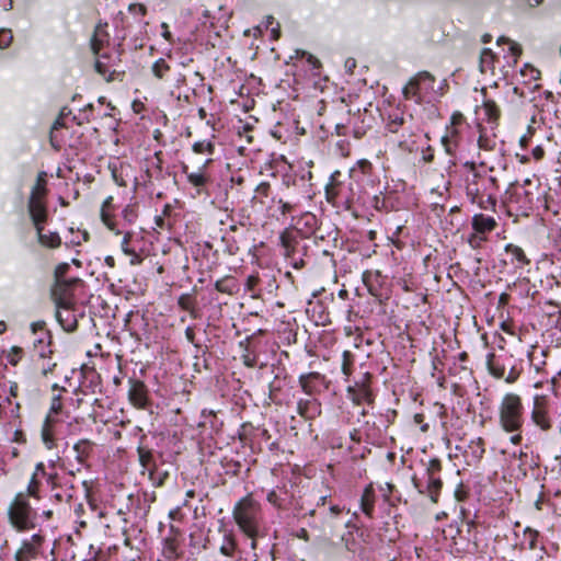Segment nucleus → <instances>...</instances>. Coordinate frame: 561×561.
<instances>
[{"mask_svg":"<svg viewBox=\"0 0 561 561\" xmlns=\"http://www.w3.org/2000/svg\"><path fill=\"white\" fill-rule=\"evenodd\" d=\"M47 194L46 178H37L28 197L27 209L36 229L39 243L48 248H58L61 243L59 234L57 232H44V225L48 217Z\"/></svg>","mask_w":561,"mask_h":561,"instance_id":"obj_1","label":"nucleus"},{"mask_svg":"<svg viewBox=\"0 0 561 561\" xmlns=\"http://www.w3.org/2000/svg\"><path fill=\"white\" fill-rule=\"evenodd\" d=\"M540 178H525L522 183L515 181L510 184L507 193L511 204H516L517 211L528 216L529 210L539 209L546 205V192L539 182Z\"/></svg>","mask_w":561,"mask_h":561,"instance_id":"obj_2","label":"nucleus"},{"mask_svg":"<svg viewBox=\"0 0 561 561\" xmlns=\"http://www.w3.org/2000/svg\"><path fill=\"white\" fill-rule=\"evenodd\" d=\"M499 421L501 427L507 433H514L511 442L519 445L522 442L520 431L524 424V405L516 393L504 396L499 408Z\"/></svg>","mask_w":561,"mask_h":561,"instance_id":"obj_3","label":"nucleus"},{"mask_svg":"<svg viewBox=\"0 0 561 561\" xmlns=\"http://www.w3.org/2000/svg\"><path fill=\"white\" fill-rule=\"evenodd\" d=\"M327 201L334 207H343L346 210L352 209L355 202L360 198V185L353 178L345 181L339 178H330L325 185Z\"/></svg>","mask_w":561,"mask_h":561,"instance_id":"obj_4","label":"nucleus"},{"mask_svg":"<svg viewBox=\"0 0 561 561\" xmlns=\"http://www.w3.org/2000/svg\"><path fill=\"white\" fill-rule=\"evenodd\" d=\"M233 518L248 537L259 536L263 519L261 505L250 496L241 499L233 508Z\"/></svg>","mask_w":561,"mask_h":561,"instance_id":"obj_5","label":"nucleus"},{"mask_svg":"<svg viewBox=\"0 0 561 561\" xmlns=\"http://www.w3.org/2000/svg\"><path fill=\"white\" fill-rule=\"evenodd\" d=\"M10 525L20 533L35 529L37 512L31 506L27 495L20 492L8 507Z\"/></svg>","mask_w":561,"mask_h":561,"instance_id":"obj_6","label":"nucleus"},{"mask_svg":"<svg viewBox=\"0 0 561 561\" xmlns=\"http://www.w3.org/2000/svg\"><path fill=\"white\" fill-rule=\"evenodd\" d=\"M440 472L442 461L438 458H433L427 462L421 477L414 474L412 478L413 485L419 493L428 496L433 503L438 502L443 488Z\"/></svg>","mask_w":561,"mask_h":561,"instance_id":"obj_7","label":"nucleus"},{"mask_svg":"<svg viewBox=\"0 0 561 561\" xmlns=\"http://www.w3.org/2000/svg\"><path fill=\"white\" fill-rule=\"evenodd\" d=\"M486 366L493 377L505 379L508 383L515 382L522 374L520 360L507 352L489 353Z\"/></svg>","mask_w":561,"mask_h":561,"instance_id":"obj_8","label":"nucleus"},{"mask_svg":"<svg viewBox=\"0 0 561 561\" xmlns=\"http://www.w3.org/2000/svg\"><path fill=\"white\" fill-rule=\"evenodd\" d=\"M297 488L293 483L277 485L267 493L266 500L279 513L293 516Z\"/></svg>","mask_w":561,"mask_h":561,"instance_id":"obj_9","label":"nucleus"},{"mask_svg":"<svg viewBox=\"0 0 561 561\" xmlns=\"http://www.w3.org/2000/svg\"><path fill=\"white\" fill-rule=\"evenodd\" d=\"M434 76L427 71H422L411 78L403 88V96L405 100H414L415 103L421 104L424 102L425 98L434 91Z\"/></svg>","mask_w":561,"mask_h":561,"instance_id":"obj_10","label":"nucleus"},{"mask_svg":"<svg viewBox=\"0 0 561 561\" xmlns=\"http://www.w3.org/2000/svg\"><path fill=\"white\" fill-rule=\"evenodd\" d=\"M53 299L56 305L57 321L66 332H75L78 329L75 302L67 297V294H58V291H54Z\"/></svg>","mask_w":561,"mask_h":561,"instance_id":"obj_11","label":"nucleus"},{"mask_svg":"<svg viewBox=\"0 0 561 561\" xmlns=\"http://www.w3.org/2000/svg\"><path fill=\"white\" fill-rule=\"evenodd\" d=\"M314 500H323V497L319 496L318 491L314 489L302 490L297 488L293 516H317L318 510L314 506Z\"/></svg>","mask_w":561,"mask_h":561,"instance_id":"obj_12","label":"nucleus"},{"mask_svg":"<svg viewBox=\"0 0 561 561\" xmlns=\"http://www.w3.org/2000/svg\"><path fill=\"white\" fill-rule=\"evenodd\" d=\"M46 539L39 531L22 541L21 548L15 552V561H31L42 554L43 546Z\"/></svg>","mask_w":561,"mask_h":561,"instance_id":"obj_13","label":"nucleus"},{"mask_svg":"<svg viewBox=\"0 0 561 561\" xmlns=\"http://www.w3.org/2000/svg\"><path fill=\"white\" fill-rule=\"evenodd\" d=\"M370 374L365 375V380L356 382L354 387H348L347 392L351 396L353 402L357 405L362 403L373 404L375 396L369 386Z\"/></svg>","mask_w":561,"mask_h":561,"instance_id":"obj_14","label":"nucleus"},{"mask_svg":"<svg viewBox=\"0 0 561 561\" xmlns=\"http://www.w3.org/2000/svg\"><path fill=\"white\" fill-rule=\"evenodd\" d=\"M299 385L306 394L314 396L325 388V377L317 371L302 374L299 377Z\"/></svg>","mask_w":561,"mask_h":561,"instance_id":"obj_15","label":"nucleus"},{"mask_svg":"<svg viewBox=\"0 0 561 561\" xmlns=\"http://www.w3.org/2000/svg\"><path fill=\"white\" fill-rule=\"evenodd\" d=\"M291 228L302 237H309L314 233L318 227V218L312 213H304L299 217H293Z\"/></svg>","mask_w":561,"mask_h":561,"instance_id":"obj_16","label":"nucleus"},{"mask_svg":"<svg viewBox=\"0 0 561 561\" xmlns=\"http://www.w3.org/2000/svg\"><path fill=\"white\" fill-rule=\"evenodd\" d=\"M128 398L136 408L146 409L149 404V396L146 385L140 380H130Z\"/></svg>","mask_w":561,"mask_h":561,"instance_id":"obj_17","label":"nucleus"},{"mask_svg":"<svg viewBox=\"0 0 561 561\" xmlns=\"http://www.w3.org/2000/svg\"><path fill=\"white\" fill-rule=\"evenodd\" d=\"M463 122L465 117L461 113H454L451 116V127H447L448 134L442 138V144L445 147L446 152L450 156L454 154V150L457 146L456 141L453 139L458 134L456 127L461 125Z\"/></svg>","mask_w":561,"mask_h":561,"instance_id":"obj_18","label":"nucleus"},{"mask_svg":"<svg viewBox=\"0 0 561 561\" xmlns=\"http://www.w3.org/2000/svg\"><path fill=\"white\" fill-rule=\"evenodd\" d=\"M533 422L541 430L547 431L551 427V422L542 398L536 397L531 412Z\"/></svg>","mask_w":561,"mask_h":561,"instance_id":"obj_19","label":"nucleus"},{"mask_svg":"<svg viewBox=\"0 0 561 561\" xmlns=\"http://www.w3.org/2000/svg\"><path fill=\"white\" fill-rule=\"evenodd\" d=\"M94 447L95 443L87 438L80 439L73 445L75 458L80 466L89 467L88 459L93 454Z\"/></svg>","mask_w":561,"mask_h":561,"instance_id":"obj_20","label":"nucleus"},{"mask_svg":"<svg viewBox=\"0 0 561 561\" xmlns=\"http://www.w3.org/2000/svg\"><path fill=\"white\" fill-rule=\"evenodd\" d=\"M297 412L306 420H314L321 414V403L312 399H300L297 403Z\"/></svg>","mask_w":561,"mask_h":561,"instance_id":"obj_21","label":"nucleus"},{"mask_svg":"<svg viewBox=\"0 0 561 561\" xmlns=\"http://www.w3.org/2000/svg\"><path fill=\"white\" fill-rule=\"evenodd\" d=\"M114 210L115 207L113 205V197L108 196L107 198H105L101 206V220L111 231H113L114 233H119L121 230L117 229L115 216L113 214Z\"/></svg>","mask_w":561,"mask_h":561,"instance_id":"obj_22","label":"nucleus"},{"mask_svg":"<svg viewBox=\"0 0 561 561\" xmlns=\"http://www.w3.org/2000/svg\"><path fill=\"white\" fill-rule=\"evenodd\" d=\"M375 489L373 484H368L362 494L360 497V508L363 513L368 516L369 518L374 517V511H375Z\"/></svg>","mask_w":561,"mask_h":561,"instance_id":"obj_23","label":"nucleus"},{"mask_svg":"<svg viewBox=\"0 0 561 561\" xmlns=\"http://www.w3.org/2000/svg\"><path fill=\"white\" fill-rule=\"evenodd\" d=\"M496 221L493 217L485 216L483 214H477L472 217V228L478 233H486L494 230Z\"/></svg>","mask_w":561,"mask_h":561,"instance_id":"obj_24","label":"nucleus"},{"mask_svg":"<svg viewBox=\"0 0 561 561\" xmlns=\"http://www.w3.org/2000/svg\"><path fill=\"white\" fill-rule=\"evenodd\" d=\"M484 451V440L481 437L471 440L468 445V449L465 451L468 465L479 462L482 459Z\"/></svg>","mask_w":561,"mask_h":561,"instance_id":"obj_25","label":"nucleus"},{"mask_svg":"<svg viewBox=\"0 0 561 561\" xmlns=\"http://www.w3.org/2000/svg\"><path fill=\"white\" fill-rule=\"evenodd\" d=\"M178 306L187 311L193 319L201 317L199 310L196 308V299L192 294H182L178 299Z\"/></svg>","mask_w":561,"mask_h":561,"instance_id":"obj_26","label":"nucleus"},{"mask_svg":"<svg viewBox=\"0 0 561 561\" xmlns=\"http://www.w3.org/2000/svg\"><path fill=\"white\" fill-rule=\"evenodd\" d=\"M146 438L145 435L140 438V445L137 447V454L139 458V462L144 469L149 470L152 472V470L156 468V461L153 459L152 451L150 449L145 448L141 443Z\"/></svg>","mask_w":561,"mask_h":561,"instance_id":"obj_27","label":"nucleus"},{"mask_svg":"<svg viewBox=\"0 0 561 561\" xmlns=\"http://www.w3.org/2000/svg\"><path fill=\"white\" fill-rule=\"evenodd\" d=\"M69 270V264L61 263L59 264L55 270V278H56V286L51 290V295L54 291H58V294H67V288L69 286V283L64 279L65 274Z\"/></svg>","mask_w":561,"mask_h":561,"instance_id":"obj_28","label":"nucleus"},{"mask_svg":"<svg viewBox=\"0 0 561 561\" xmlns=\"http://www.w3.org/2000/svg\"><path fill=\"white\" fill-rule=\"evenodd\" d=\"M270 368L271 373L274 374V379L268 385V396L273 402H276L278 399V393L283 388L280 379L282 369L279 367H275V365H272Z\"/></svg>","mask_w":561,"mask_h":561,"instance_id":"obj_29","label":"nucleus"},{"mask_svg":"<svg viewBox=\"0 0 561 561\" xmlns=\"http://www.w3.org/2000/svg\"><path fill=\"white\" fill-rule=\"evenodd\" d=\"M137 218H138V211H137L136 206L127 205L122 210V220L123 221H116L117 229L127 230V227L135 224Z\"/></svg>","mask_w":561,"mask_h":561,"instance_id":"obj_30","label":"nucleus"},{"mask_svg":"<svg viewBox=\"0 0 561 561\" xmlns=\"http://www.w3.org/2000/svg\"><path fill=\"white\" fill-rule=\"evenodd\" d=\"M405 190L407 183L402 178H390V181H387L385 185V194L388 196L404 193Z\"/></svg>","mask_w":561,"mask_h":561,"instance_id":"obj_31","label":"nucleus"},{"mask_svg":"<svg viewBox=\"0 0 561 561\" xmlns=\"http://www.w3.org/2000/svg\"><path fill=\"white\" fill-rule=\"evenodd\" d=\"M188 181L196 188V193L198 195L205 192L207 196H211V191L214 188V181H211V178H188Z\"/></svg>","mask_w":561,"mask_h":561,"instance_id":"obj_32","label":"nucleus"},{"mask_svg":"<svg viewBox=\"0 0 561 561\" xmlns=\"http://www.w3.org/2000/svg\"><path fill=\"white\" fill-rule=\"evenodd\" d=\"M237 540L232 533H225L222 543L220 546V552L226 557H232L237 550Z\"/></svg>","mask_w":561,"mask_h":561,"instance_id":"obj_33","label":"nucleus"},{"mask_svg":"<svg viewBox=\"0 0 561 561\" xmlns=\"http://www.w3.org/2000/svg\"><path fill=\"white\" fill-rule=\"evenodd\" d=\"M215 288L219 293L232 295L237 288L236 280L232 276H226L215 283Z\"/></svg>","mask_w":561,"mask_h":561,"instance_id":"obj_34","label":"nucleus"},{"mask_svg":"<svg viewBox=\"0 0 561 561\" xmlns=\"http://www.w3.org/2000/svg\"><path fill=\"white\" fill-rule=\"evenodd\" d=\"M495 54L490 48H483L480 54V71L484 73L488 69L494 68Z\"/></svg>","mask_w":561,"mask_h":561,"instance_id":"obj_35","label":"nucleus"},{"mask_svg":"<svg viewBox=\"0 0 561 561\" xmlns=\"http://www.w3.org/2000/svg\"><path fill=\"white\" fill-rule=\"evenodd\" d=\"M118 236V233H116ZM119 234H124V238L122 240V250L125 254L133 255L134 259L131 260V264H136L140 262L139 256L136 254V251L134 249L129 248V241L133 237V232L130 230H121Z\"/></svg>","mask_w":561,"mask_h":561,"instance_id":"obj_36","label":"nucleus"},{"mask_svg":"<svg viewBox=\"0 0 561 561\" xmlns=\"http://www.w3.org/2000/svg\"><path fill=\"white\" fill-rule=\"evenodd\" d=\"M35 477H38L41 480L42 478L46 479L47 483L51 486L54 490L57 486V473H47L45 470V466L43 462H38L35 467V471L33 473Z\"/></svg>","mask_w":561,"mask_h":561,"instance_id":"obj_37","label":"nucleus"},{"mask_svg":"<svg viewBox=\"0 0 561 561\" xmlns=\"http://www.w3.org/2000/svg\"><path fill=\"white\" fill-rule=\"evenodd\" d=\"M42 439L48 449H51L55 447V437H54L50 421L48 417L45 420L44 425L42 427Z\"/></svg>","mask_w":561,"mask_h":561,"instance_id":"obj_38","label":"nucleus"},{"mask_svg":"<svg viewBox=\"0 0 561 561\" xmlns=\"http://www.w3.org/2000/svg\"><path fill=\"white\" fill-rule=\"evenodd\" d=\"M505 251L507 254H511L512 259L516 260L518 263H520V264L529 263V261L527 260L526 254L522 248L514 245V244H507L505 247Z\"/></svg>","mask_w":561,"mask_h":561,"instance_id":"obj_39","label":"nucleus"},{"mask_svg":"<svg viewBox=\"0 0 561 561\" xmlns=\"http://www.w3.org/2000/svg\"><path fill=\"white\" fill-rule=\"evenodd\" d=\"M483 108L490 122H496L499 119L501 111L494 101H485Z\"/></svg>","mask_w":561,"mask_h":561,"instance_id":"obj_40","label":"nucleus"},{"mask_svg":"<svg viewBox=\"0 0 561 561\" xmlns=\"http://www.w3.org/2000/svg\"><path fill=\"white\" fill-rule=\"evenodd\" d=\"M279 240L282 248H288L298 244L296 236L294 234L293 230L288 228L280 233Z\"/></svg>","mask_w":561,"mask_h":561,"instance_id":"obj_41","label":"nucleus"},{"mask_svg":"<svg viewBox=\"0 0 561 561\" xmlns=\"http://www.w3.org/2000/svg\"><path fill=\"white\" fill-rule=\"evenodd\" d=\"M524 536H525V538L528 541V549L529 550L537 549L539 531L536 530V529H533L530 527H526L525 530H524Z\"/></svg>","mask_w":561,"mask_h":561,"instance_id":"obj_42","label":"nucleus"},{"mask_svg":"<svg viewBox=\"0 0 561 561\" xmlns=\"http://www.w3.org/2000/svg\"><path fill=\"white\" fill-rule=\"evenodd\" d=\"M270 183L262 182L255 188V195L253 196V202H257L260 204H264L263 197H267L270 193Z\"/></svg>","mask_w":561,"mask_h":561,"instance_id":"obj_43","label":"nucleus"},{"mask_svg":"<svg viewBox=\"0 0 561 561\" xmlns=\"http://www.w3.org/2000/svg\"><path fill=\"white\" fill-rule=\"evenodd\" d=\"M169 70L170 66L163 58L158 59L152 66V72L158 79H162Z\"/></svg>","mask_w":561,"mask_h":561,"instance_id":"obj_44","label":"nucleus"},{"mask_svg":"<svg viewBox=\"0 0 561 561\" xmlns=\"http://www.w3.org/2000/svg\"><path fill=\"white\" fill-rule=\"evenodd\" d=\"M24 351L22 347L12 346L7 355V359L11 365L15 366L22 359Z\"/></svg>","mask_w":561,"mask_h":561,"instance_id":"obj_45","label":"nucleus"},{"mask_svg":"<svg viewBox=\"0 0 561 561\" xmlns=\"http://www.w3.org/2000/svg\"><path fill=\"white\" fill-rule=\"evenodd\" d=\"M94 110L93 104H88L84 106V108L81 111L79 117L75 116L73 121H77L78 125H82L83 123H88L91 119V114Z\"/></svg>","mask_w":561,"mask_h":561,"instance_id":"obj_46","label":"nucleus"},{"mask_svg":"<svg viewBox=\"0 0 561 561\" xmlns=\"http://www.w3.org/2000/svg\"><path fill=\"white\" fill-rule=\"evenodd\" d=\"M39 479L38 477H35L34 474L32 476V479L27 485V492L25 493L28 496H33V497H36L38 499V489H39Z\"/></svg>","mask_w":561,"mask_h":561,"instance_id":"obj_47","label":"nucleus"},{"mask_svg":"<svg viewBox=\"0 0 561 561\" xmlns=\"http://www.w3.org/2000/svg\"><path fill=\"white\" fill-rule=\"evenodd\" d=\"M404 118L402 116L396 115L394 117L390 116V121L387 124V129L390 133H398L399 128L403 125Z\"/></svg>","mask_w":561,"mask_h":561,"instance_id":"obj_48","label":"nucleus"},{"mask_svg":"<svg viewBox=\"0 0 561 561\" xmlns=\"http://www.w3.org/2000/svg\"><path fill=\"white\" fill-rule=\"evenodd\" d=\"M356 171H359L363 174L370 173L373 171V165L368 160H359L357 162V167L351 169V174L355 173Z\"/></svg>","mask_w":561,"mask_h":561,"instance_id":"obj_49","label":"nucleus"},{"mask_svg":"<svg viewBox=\"0 0 561 561\" xmlns=\"http://www.w3.org/2000/svg\"><path fill=\"white\" fill-rule=\"evenodd\" d=\"M485 240V237H482L481 233L476 231L468 237V243L472 249L481 248Z\"/></svg>","mask_w":561,"mask_h":561,"instance_id":"obj_50","label":"nucleus"},{"mask_svg":"<svg viewBox=\"0 0 561 561\" xmlns=\"http://www.w3.org/2000/svg\"><path fill=\"white\" fill-rule=\"evenodd\" d=\"M520 73L523 77H527L529 75L531 80L540 79V71L529 64H526L522 68Z\"/></svg>","mask_w":561,"mask_h":561,"instance_id":"obj_51","label":"nucleus"},{"mask_svg":"<svg viewBox=\"0 0 561 561\" xmlns=\"http://www.w3.org/2000/svg\"><path fill=\"white\" fill-rule=\"evenodd\" d=\"M13 39V35L11 30L2 28L0 30V47L7 48Z\"/></svg>","mask_w":561,"mask_h":561,"instance_id":"obj_52","label":"nucleus"},{"mask_svg":"<svg viewBox=\"0 0 561 561\" xmlns=\"http://www.w3.org/2000/svg\"><path fill=\"white\" fill-rule=\"evenodd\" d=\"M341 508L339 505H331L328 510L327 508H322L320 512H318V515L324 519L327 518L329 515L331 516H337L340 513H341Z\"/></svg>","mask_w":561,"mask_h":561,"instance_id":"obj_53","label":"nucleus"},{"mask_svg":"<svg viewBox=\"0 0 561 561\" xmlns=\"http://www.w3.org/2000/svg\"><path fill=\"white\" fill-rule=\"evenodd\" d=\"M193 149L197 153H203V152H206V151L209 152V153H213L214 145L211 142L201 141V142H196L193 146Z\"/></svg>","mask_w":561,"mask_h":561,"instance_id":"obj_54","label":"nucleus"},{"mask_svg":"<svg viewBox=\"0 0 561 561\" xmlns=\"http://www.w3.org/2000/svg\"><path fill=\"white\" fill-rule=\"evenodd\" d=\"M96 30H99V27ZM102 47L103 39L99 37L98 31H95L94 35L91 38V49L94 55H99Z\"/></svg>","mask_w":561,"mask_h":561,"instance_id":"obj_55","label":"nucleus"},{"mask_svg":"<svg viewBox=\"0 0 561 561\" xmlns=\"http://www.w3.org/2000/svg\"><path fill=\"white\" fill-rule=\"evenodd\" d=\"M245 351H247V353L242 355V362H243L244 366H247L249 368L255 367L257 365L256 355H252L249 352L248 347H245Z\"/></svg>","mask_w":561,"mask_h":561,"instance_id":"obj_56","label":"nucleus"},{"mask_svg":"<svg viewBox=\"0 0 561 561\" xmlns=\"http://www.w3.org/2000/svg\"><path fill=\"white\" fill-rule=\"evenodd\" d=\"M352 353L350 351H345L343 353V366L342 370L343 373L348 376L351 374V365H352Z\"/></svg>","mask_w":561,"mask_h":561,"instance_id":"obj_57","label":"nucleus"},{"mask_svg":"<svg viewBox=\"0 0 561 561\" xmlns=\"http://www.w3.org/2000/svg\"><path fill=\"white\" fill-rule=\"evenodd\" d=\"M45 342H46L47 347L50 346L51 334L49 331L42 332V335L37 340H35V342H34L35 348H37L39 345H44Z\"/></svg>","mask_w":561,"mask_h":561,"instance_id":"obj_58","label":"nucleus"},{"mask_svg":"<svg viewBox=\"0 0 561 561\" xmlns=\"http://www.w3.org/2000/svg\"><path fill=\"white\" fill-rule=\"evenodd\" d=\"M455 497L458 502H462L468 497V491L465 489L462 483H460L455 490Z\"/></svg>","mask_w":561,"mask_h":561,"instance_id":"obj_59","label":"nucleus"},{"mask_svg":"<svg viewBox=\"0 0 561 561\" xmlns=\"http://www.w3.org/2000/svg\"><path fill=\"white\" fill-rule=\"evenodd\" d=\"M260 282V278L257 275H250L248 278H247V282H245V288L247 290L249 291H254L255 287L257 286Z\"/></svg>","mask_w":561,"mask_h":561,"instance_id":"obj_60","label":"nucleus"},{"mask_svg":"<svg viewBox=\"0 0 561 561\" xmlns=\"http://www.w3.org/2000/svg\"><path fill=\"white\" fill-rule=\"evenodd\" d=\"M368 127H369V125H367V126H364V125L357 126L356 123H353V134H354V137L357 138V139H360L366 134Z\"/></svg>","mask_w":561,"mask_h":561,"instance_id":"obj_61","label":"nucleus"},{"mask_svg":"<svg viewBox=\"0 0 561 561\" xmlns=\"http://www.w3.org/2000/svg\"><path fill=\"white\" fill-rule=\"evenodd\" d=\"M510 51L515 57L514 62H517V58L520 57L523 49L522 46L515 42L510 44Z\"/></svg>","mask_w":561,"mask_h":561,"instance_id":"obj_62","label":"nucleus"},{"mask_svg":"<svg viewBox=\"0 0 561 561\" xmlns=\"http://www.w3.org/2000/svg\"><path fill=\"white\" fill-rule=\"evenodd\" d=\"M414 420V423L415 424H420L421 425V431L422 432H427L428 431V424L424 423V414L422 413H416L413 417Z\"/></svg>","mask_w":561,"mask_h":561,"instance_id":"obj_63","label":"nucleus"},{"mask_svg":"<svg viewBox=\"0 0 561 561\" xmlns=\"http://www.w3.org/2000/svg\"><path fill=\"white\" fill-rule=\"evenodd\" d=\"M185 337L186 340L192 343L195 347H199V345L195 342V331L193 327H187L185 329Z\"/></svg>","mask_w":561,"mask_h":561,"instance_id":"obj_64","label":"nucleus"}]
</instances>
